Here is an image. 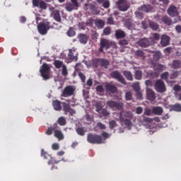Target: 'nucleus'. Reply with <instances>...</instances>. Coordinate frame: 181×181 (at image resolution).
Returning <instances> with one entry per match:
<instances>
[{
    "label": "nucleus",
    "instance_id": "f257e3e1",
    "mask_svg": "<svg viewBox=\"0 0 181 181\" xmlns=\"http://www.w3.org/2000/svg\"><path fill=\"white\" fill-rule=\"evenodd\" d=\"M53 132L54 136L57 138L59 141H63V139H64V134L62 132V130L57 123H54L52 126L47 127L45 134L46 135H52Z\"/></svg>",
    "mask_w": 181,
    "mask_h": 181
},
{
    "label": "nucleus",
    "instance_id": "f03ea898",
    "mask_svg": "<svg viewBox=\"0 0 181 181\" xmlns=\"http://www.w3.org/2000/svg\"><path fill=\"white\" fill-rule=\"evenodd\" d=\"M117 44L115 42L113 41H110L107 39H101L100 42V48H99V52L100 53H104V49L105 50H108L110 47H116Z\"/></svg>",
    "mask_w": 181,
    "mask_h": 181
},
{
    "label": "nucleus",
    "instance_id": "7ed1b4c3",
    "mask_svg": "<svg viewBox=\"0 0 181 181\" xmlns=\"http://www.w3.org/2000/svg\"><path fill=\"white\" fill-rule=\"evenodd\" d=\"M87 141L89 144L100 145L103 144V136L97 134H88Z\"/></svg>",
    "mask_w": 181,
    "mask_h": 181
},
{
    "label": "nucleus",
    "instance_id": "20e7f679",
    "mask_svg": "<svg viewBox=\"0 0 181 181\" xmlns=\"http://www.w3.org/2000/svg\"><path fill=\"white\" fill-rule=\"evenodd\" d=\"M37 30L40 35H45L47 33V31L50 29V22L49 21H42L37 26Z\"/></svg>",
    "mask_w": 181,
    "mask_h": 181
},
{
    "label": "nucleus",
    "instance_id": "39448f33",
    "mask_svg": "<svg viewBox=\"0 0 181 181\" xmlns=\"http://www.w3.org/2000/svg\"><path fill=\"white\" fill-rule=\"evenodd\" d=\"M40 73L44 80H49L50 78V67L49 65L44 63L40 69Z\"/></svg>",
    "mask_w": 181,
    "mask_h": 181
},
{
    "label": "nucleus",
    "instance_id": "423d86ee",
    "mask_svg": "<svg viewBox=\"0 0 181 181\" xmlns=\"http://www.w3.org/2000/svg\"><path fill=\"white\" fill-rule=\"evenodd\" d=\"M154 88L157 93H160V94H163V93H166V85H165V82L162 81V79H158L154 83Z\"/></svg>",
    "mask_w": 181,
    "mask_h": 181
},
{
    "label": "nucleus",
    "instance_id": "0eeeda50",
    "mask_svg": "<svg viewBox=\"0 0 181 181\" xmlns=\"http://www.w3.org/2000/svg\"><path fill=\"white\" fill-rule=\"evenodd\" d=\"M80 7V3L77 0H71L69 3L65 6L66 11L72 12V11L77 10Z\"/></svg>",
    "mask_w": 181,
    "mask_h": 181
},
{
    "label": "nucleus",
    "instance_id": "6e6552de",
    "mask_svg": "<svg viewBox=\"0 0 181 181\" xmlns=\"http://www.w3.org/2000/svg\"><path fill=\"white\" fill-rule=\"evenodd\" d=\"M110 76L112 78H115V80H117L119 83H121V84H124V86H127V81H125V78L124 76L121 75V73H119V71H114L110 74Z\"/></svg>",
    "mask_w": 181,
    "mask_h": 181
},
{
    "label": "nucleus",
    "instance_id": "1a4fd4ad",
    "mask_svg": "<svg viewBox=\"0 0 181 181\" xmlns=\"http://www.w3.org/2000/svg\"><path fill=\"white\" fill-rule=\"evenodd\" d=\"M107 105L108 107L121 110L124 108V103L122 102H116L114 100H109L107 102Z\"/></svg>",
    "mask_w": 181,
    "mask_h": 181
},
{
    "label": "nucleus",
    "instance_id": "9d476101",
    "mask_svg": "<svg viewBox=\"0 0 181 181\" xmlns=\"http://www.w3.org/2000/svg\"><path fill=\"white\" fill-rule=\"evenodd\" d=\"M78 54L76 52V48L73 47L71 49H69L68 53V63H71V62H77L78 57H77Z\"/></svg>",
    "mask_w": 181,
    "mask_h": 181
},
{
    "label": "nucleus",
    "instance_id": "9b49d317",
    "mask_svg": "<svg viewBox=\"0 0 181 181\" xmlns=\"http://www.w3.org/2000/svg\"><path fill=\"white\" fill-rule=\"evenodd\" d=\"M117 5L119 11H121L122 12H127L129 8V4L127 0H118L117 1Z\"/></svg>",
    "mask_w": 181,
    "mask_h": 181
},
{
    "label": "nucleus",
    "instance_id": "f8f14e48",
    "mask_svg": "<svg viewBox=\"0 0 181 181\" xmlns=\"http://www.w3.org/2000/svg\"><path fill=\"white\" fill-rule=\"evenodd\" d=\"M74 91H76L74 86H68L64 88L62 93V97H71V95L74 94Z\"/></svg>",
    "mask_w": 181,
    "mask_h": 181
},
{
    "label": "nucleus",
    "instance_id": "ddd939ff",
    "mask_svg": "<svg viewBox=\"0 0 181 181\" xmlns=\"http://www.w3.org/2000/svg\"><path fill=\"white\" fill-rule=\"evenodd\" d=\"M168 15L171 18H176V16H179V10L176 6L171 4L168 10H167Z\"/></svg>",
    "mask_w": 181,
    "mask_h": 181
},
{
    "label": "nucleus",
    "instance_id": "4468645a",
    "mask_svg": "<svg viewBox=\"0 0 181 181\" xmlns=\"http://www.w3.org/2000/svg\"><path fill=\"white\" fill-rule=\"evenodd\" d=\"M33 5L35 8H40V9H47V4L43 0H33Z\"/></svg>",
    "mask_w": 181,
    "mask_h": 181
},
{
    "label": "nucleus",
    "instance_id": "2eb2a0df",
    "mask_svg": "<svg viewBox=\"0 0 181 181\" xmlns=\"http://www.w3.org/2000/svg\"><path fill=\"white\" fill-rule=\"evenodd\" d=\"M170 43V37L169 35H163L160 37V45L163 47H166L169 46Z\"/></svg>",
    "mask_w": 181,
    "mask_h": 181
},
{
    "label": "nucleus",
    "instance_id": "dca6fc26",
    "mask_svg": "<svg viewBox=\"0 0 181 181\" xmlns=\"http://www.w3.org/2000/svg\"><path fill=\"white\" fill-rule=\"evenodd\" d=\"M77 39L81 45H87L88 42V36L87 34L80 33L78 35Z\"/></svg>",
    "mask_w": 181,
    "mask_h": 181
},
{
    "label": "nucleus",
    "instance_id": "f3484780",
    "mask_svg": "<svg viewBox=\"0 0 181 181\" xmlns=\"http://www.w3.org/2000/svg\"><path fill=\"white\" fill-rule=\"evenodd\" d=\"M107 93H110V94H115L117 93V86L107 83L105 86Z\"/></svg>",
    "mask_w": 181,
    "mask_h": 181
},
{
    "label": "nucleus",
    "instance_id": "a211bd4d",
    "mask_svg": "<svg viewBox=\"0 0 181 181\" xmlns=\"http://www.w3.org/2000/svg\"><path fill=\"white\" fill-rule=\"evenodd\" d=\"M139 9L142 12L149 13L150 12H152L153 7H152V6H151L150 4H143Z\"/></svg>",
    "mask_w": 181,
    "mask_h": 181
},
{
    "label": "nucleus",
    "instance_id": "6ab92c4d",
    "mask_svg": "<svg viewBox=\"0 0 181 181\" xmlns=\"http://www.w3.org/2000/svg\"><path fill=\"white\" fill-rule=\"evenodd\" d=\"M124 118L132 119L134 115L131 112H124L119 113V119H124Z\"/></svg>",
    "mask_w": 181,
    "mask_h": 181
},
{
    "label": "nucleus",
    "instance_id": "aec40b11",
    "mask_svg": "<svg viewBox=\"0 0 181 181\" xmlns=\"http://www.w3.org/2000/svg\"><path fill=\"white\" fill-rule=\"evenodd\" d=\"M138 45L140 47H148L151 43L149 42V40L148 38H143L138 41Z\"/></svg>",
    "mask_w": 181,
    "mask_h": 181
},
{
    "label": "nucleus",
    "instance_id": "412c9836",
    "mask_svg": "<svg viewBox=\"0 0 181 181\" xmlns=\"http://www.w3.org/2000/svg\"><path fill=\"white\" fill-rule=\"evenodd\" d=\"M170 66L172 69H174L175 70H177V69H180V67H181L180 59L173 60V62L170 64Z\"/></svg>",
    "mask_w": 181,
    "mask_h": 181
},
{
    "label": "nucleus",
    "instance_id": "4be33fe9",
    "mask_svg": "<svg viewBox=\"0 0 181 181\" xmlns=\"http://www.w3.org/2000/svg\"><path fill=\"white\" fill-rule=\"evenodd\" d=\"M115 36L116 39H124L127 36L125 32L121 29L115 30Z\"/></svg>",
    "mask_w": 181,
    "mask_h": 181
},
{
    "label": "nucleus",
    "instance_id": "5701e85b",
    "mask_svg": "<svg viewBox=\"0 0 181 181\" xmlns=\"http://www.w3.org/2000/svg\"><path fill=\"white\" fill-rule=\"evenodd\" d=\"M161 21L165 25H167V26H170L171 25H173V21H172V18L168 16H163L161 18Z\"/></svg>",
    "mask_w": 181,
    "mask_h": 181
},
{
    "label": "nucleus",
    "instance_id": "b1692460",
    "mask_svg": "<svg viewBox=\"0 0 181 181\" xmlns=\"http://www.w3.org/2000/svg\"><path fill=\"white\" fill-rule=\"evenodd\" d=\"M52 106L54 110H55V111L62 110V102H60V100H55L52 101Z\"/></svg>",
    "mask_w": 181,
    "mask_h": 181
},
{
    "label": "nucleus",
    "instance_id": "393cba45",
    "mask_svg": "<svg viewBox=\"0 0 181 181\" xmlns=\"http://www.w3.org/2000/svg\"><path fill=\"white\" fill-rule=\"evenodd\" d=\"M98 62L101 67H104V69H108L110 66V61L105 59H99Z\"/></svg>",
    "mask_w": 181,
    "mask_h": 181
},
{
    "label": "nucleus",
    "instance_id": "a878e982",
    "mask_svg": "<svg viewBox=\"0 0 181 181\" xmlns=\"http://www.w3.org/2000/svg\"><path fill=\"white\" fill-rule=\"evenodd\" d=\"M163 113V108L158 106L152 108V114H155V115H162Z\"/></svg>",
    "mask_w": 181,
    "mask_h": 181
},
{
    "label": "nucleus",
    "instance_id": "bb28decb",
    "mask_svg": "<svg viewBox=\"0 0 181 181\" xmlns=\"http://www.w3.org/2000/svg\"><path fill=\"white\" fill-rule=\"evenodd\" d=\"M149 39L151 40V42H153V43H156L159 39H160V35L158 33H153L151 34Z\"/></svg>",
    "mask_w": 181,
    "mask_h": 181
},
{
    "label": "nucleus",
    "instance_id": "cd10ccee",
    "mask_svg": "<svg viewBox=\"0 0 181 181\" xmlns=\"http://www.w3.org/2000/svg\"><path fill=\"white\" fill-rule=\"evenodd\" d=\"M146 95H147V98L148 100H149V101H153V100L156 98V96H155V92L153 90H148L147 91Z\"/></svg>",
    "mask_w": 181,
    "mask_h": 181
},
{
    "label": "nucleus",
    "instance_id": "c85d7f7f",
    "mask_svg": "<svg viewBox=\"0 0 181 181\" xmlns=\"http://www.w3.org/2000/svg\"><path fill=\"white\" fill-rule=\"evenodd\" d=\"M148 25L152 30H158V29H159V24L153 21L150 20L148 21Z\"/></svg>",
    "mask_w": 181,
    "mask_h": 181
},
{
    "label": "nucleus",
    "instance_id": "c756f323",
    "mask_svg": "<svg viewBox=\"0 0 181 181\" xmlns=\"http://www.w3.org/2000/svg\"><path fill=\"white\" fill-rule=\"evenodd\" d=\"M53 18L57 22H62V16H60V12L59 11H54Z\"/></svg>",
    "mask_w": 181,
    "mask_h": 181
},
{
    "label": "nucleus",
    "instance_id": "7c9ffc66",
    "mask_svg": "<svg viewBox=\"0 0 181 181\" xmlns=\"http://www.w3.org/2000/svg\"><path fill=\"white\" fill-rule=\"evenodd\" d=\"M123 75L129 81H132L134 80V77L132 76V74L129 71H124Z\"/></svg>",
    "mask_w": 181,
    "mask_h": 181
},
{
    "label": "nucleus",
    "instance_id": "2f4dec72",
    "mask_svg": "<svg viewBox=\"0 0 181 181\" xmlns=\"http://www.w3.org/2000/svg\"><path fill=\"white\" fill-rule=\"evenodd\" d=\"M66 35L67 36H69V37H73L76 36V30L74 29V28H69V29L66 32Z\"/></svg>",
    "mask_w": 181,
    "mask_h": 181
},
{
    "label": "nucleus",
    "instance_id": "473e14b6",
    "mask_svg": "<svg viewBox=\"0 0 181 181\" xmlns=\"http://www.w3.org/2000/svg\"><path fill=\"white\" fill-rule=\"evenodd\" d=\"M57 122V124H59V125H61V127H64V125L67 124V122L66 121V118H64V117H60L59 118H58Z\"/></svg>",
    "mask_w": 181,
    "mask_h": 181
},
{
    "label": "nucleus",
    "instance_id": "72a5a7b5",
    "mask_svg": "<svg viewBox=\"0 0 181 181\" xmlns=\"http://www.w3.org/2000/svg\"><path fill=\"white\" fill-rule=\"evenodd\" d=\"M95 25L98 26V28H104L105 23L103 20L96 19L95 21Z\"/></svg>",
    "mask_w": 181,
    "mask_h": 181
},
{
    "label": "nucleus",
    "instance_id": "f704fd0d",
    "mask_svg": "<svg viewBox=\"0 0 181 181\" xmlns=\"http://www.w3.org/2000/svg\"><path fill=\"white\" fill-rule=\"evenodd\" d=\"M104 106L101 102H98L95 104L96 112L101 113L102 110L104 109L103 108Z\"/></svg>",
    "mask_w": 181,
    "mask_h": 181
},
{
    "label": "nucleus",
    "instance_id": "c9c22d12",
    "mask_svg": "<svg viewBox=\"0 0 181 181\" xmlns=\"http://www.w3.org/2000/svg\"><path fill=\"white\" fill-rule=\"evenodd\" d=\"M120 122H124V125L127 127H131L132 125V119L124 118V119H119Z\"/></svg>",
    "mask_w": 181,
    "mask_h": 181
},
{
    "label": "nucleus",
    "instance_id": "e433bc0d",
    "mask_svg": "<svg viewBox=\"0 0 181 181\" xmlns=\"http://www.w3.org/2000/svg\"><path fill=\"white\" fill-rule=\"evenodd\" d=\"M76 132L78 135H80L81 136H84L86 135V130L83 127H78L76 129Z\"/></svg>",
    "mask_w": 181,
    "mask_h": 181
},
{
    "label": "nucleus",
    "instance_id": "4c0bfd02",
    "mask_svg": "<svg viewBox=\"0 0 181 181\" xmlns=\"http://www.w3.org/2000/svg\"><path fill=\"white\" fill-rule=\"evenodd\" d=\"M161 57H162V53H160V52L159 51H156L153 55V59L156 62H158V60H159Z\"/></svg>",
    "mask_w": 181,
    "mask_h": 181
},
{
    "label": "nucleus",
    "instance_id": "58836bf2",
    "mask_svg": "<svg viewBox=\"0 0 181 181\" xmlns=\"http://www.w3.org/2000/svg\"><path fill=\"white\" fill-rule=\"evenodd\" d=\"M134 78L136 80H142V71L137 70L135 71Z\"/></svg>",
    "mask_w": 181,
    "mask_h": 181
},
{
    "label": "nucleus",
    "instance_id": "ea45409f",
    "mask_svg": "<svg viewBox=\"0 0 181 181\" xmlns=\"http://www.w3.org/2000/svg\"><path fill=\"white\" fill-rule=\"evenodd\" d=\"M132 87L136 93L138 91H141V87L139 86V82H135L134 83H133Z\"/></svg>",
    "mask_w": 181,
    "mask_h": 181
},
{
    "label": "nucleus",
    "instance_id": "a19ab883",
    "mask_svg": "<svg viewBox=\"0 0 181 181\" xmlns=\"http://www.w3.org/2000/svg\"><path fill=\"white\" fill-rule=\"evenodd\" d=\"M85 25L86 26H89V28H91V26L94 25V19L93 18H89L88 20H86Z\"/></svg>",
    "mask_w": 181,
    "mask_h": 181
},
{
    "label": "nucleus",
    "instance_id": "79ce46f5",
    "mask_svg": "<svg viewBox=\"0 0 181 181\" xmlns=\"http://www.w3.org/2000/svg\"><path fill=\"white\" fill-rule=\"evenodd\" d=\"M173 111H177V112H180L181 111V105L180 104H175L172 106Z\"/></svg>",
    "mask_w": 181,
    "mask_h": 181
},
{
    "label": "nucleus",
    "instance_id": "37998d69",
    "mask_svg": "<svg viewBox=\"0 0 181 181\" xmlns=\"http://www.w3.org/2000/svg\"><path fill=\"white\" fill-rule=\"evenodd\" d=\"M95 90L96 93H98V94H103V93H104V87L103 86V85H99L95 88Z\"/></svg>",
    "mask_w": 181,
    "mask_h": 181
},
{
    "label": "nucleus",
    "instance_id": "c03bdc74",
    "mask_svg": "<svg viewBox=\"0 0 181 181\" xmlns=\"http://www.w3.org/2000/svg\"><path fill=\"white\" fill-rule=\"evenodd\" d=\"M62 74L64 77H67L69 75V71H67V66H66V65L62 66Z\"/></svg>",
    "mask_w": 181,
    "mask_h": 181
},
{
    "label": "nucleus",
    "instance_id": "a18cd8bd",
    "mask_svg": "<svg viewBox=\"0 0 181 181\" xmlns=\"http://www.w3.org/2000/svg\"><path fill=\"white\" fill-rule=\"evenodd\" d=\"M134 54L136 56V57H144L145 56V53L141 49L136 50L134 52Z\"/></svg>",
    "mask_w": 181,
    "mask_h": 181
},
{
    "label": "nucleus",
    "instance_id": "49530a36",
    "mask_svg": "<svg viewBox=\"0 0 181 181\" xmlns=\"http://www.w3.org/2000/svg\"><path fill=\"white\" fill-rule=\"evenodd\" d=\"M54 66L56 67V69H60L63 66V62L59 60H55L54 62Z\"/></svg>",
    "mask_w": 181,
    "mask_h": 181
},
{
    "label": "nucleus",
    "instance_id": "de8ad7c7",
    "mask_svg": "<svg viewBox=\"0 0 181 181\" xmlns=\"http://www.w3.org/2000/svg\"><path fill=\"white\" fill-rule=\"evenodd\" d=\"M154 68L156 69V70H157L158 71H162V70L165 69V66L162 65L160 64H156V65H154Z\"/></svg>",
    "mask_w": 181,
    "mask_h": 181
},
{
    "label": "nucleus",
    "instance_id": "09e8293b",
    "mask_svg": "<svg viewBox=\"0 0 181 181\" xmlns=\"http://www.w3.org/2000/svg\"><path fill=\"white\" fill-rule=\"evenodd\" d=\"M179 74H180V71H174L170 75V79L173 80V78H177V77H179Z\"/></svg>",
    "mask_w": 181,
    "mask_h": 181
},
{
    "label": "nucleus",
    "instance_id": "8fccbe9b",
    "mask_svg": "<svg viewBox=\"0 0 181 181\" xmlns=\"http://www.w3.org/2000/svg\"><path fill=\"white\" fill-rule=\"evenodd\" d=\"M62 105H63V110H64V112H65L66 114H67V113H68V111L71 108V107H70V105H69V104H67V103H64L62 104Z\"/></svg>",
    "mask_w": 181,
    "mask_h": 181
},
{
    "label": "nucleus",
    "instance_id": "3c124183",
    "mask_svg": "<svg viewBox=\"0 0 181 181\" xmlns=\"http://www.w3.org/2000/svg\"><path fill=\"white\" fill-rule=\"evenodd\" d=\"M125 100L126 101H131V100H132V93L131 91H128L125 93Z\"/></svg>",
    "mask_w": 181,
    "mask_h": 181
},
{
    "label": "nucleus",
    "instance_id": "603ef678",
    "mask_svg": "<svg viewBox=\"0 0 181 181\" xmlns=\"http://www.w3.org/2000/svg\"><path fill=\"white\" fill-rule=\"evenodd\" d=\"M95 128H99V129H105L107 127H105V124L101 123L100 122H98L96 124Z\"/></svg>",
    "mask_w": 181,
    "mask_h": 181
},
{
    "label": "nucleus",
    "instance_id": "864d4df0",
    "mask_svg": "<svg viewBox=\"0 0 181 181\" xmlns=\"http://www.w3.org/2000/svg\"><path fill=\"white\" fill-rule=\"evenodd\" d=\"M136 18L137 19H143L144 18V13H141V11H135L134 13Z\"/></svg>",
    "mask_w": 181,
    "mask_h": 181
},
{
    "label": "nucleus",
    "instance_id": "5fc2aeb1",
    "mask_svg": "<svg viewBox=\"0 0 181 181\" xmlns=\"http://www.w3.org/2000/svg\"><path fill=\"white\" fill-rule=\"evenodd\" d=\"M103 35L105 36H108V35H111V28L110 27H107L103 30Z\"/></svg>",
    "mask_w": 181,
    "mask_h": 181
},
{
    "label": "nucleus",
    "instance_id": "6e6d98bb",
    "mask_svg": "<svg viewBox=\"0 0 181 181\" xmlns=\"http://www.w3.org/2000/svg\"><path fill=\"white\" fill-rule=\"evenodd\" d=\"M168 77H169V72L166 71L161 74L160 78L165 81H168Z\"/></svg>",
    "mask_w": 181,
    "mask_h": 181
},
{
    "label": "nucleus",
    "instance_id": "4d7b16f0",
    "mask_svg": "<svg viewBox=\"0 0 181 181\" xmlns=\"http://www.w3.org/2000/svg\"><path fill=\"white\" fill-rule=\"evenodd\" d=\"M78 76L81 78L82 83H86V75H84V74L78 72Z\"/></svg>",
    "mask_w": 181,
    "mask_h": 181
},
{
    "label": "nucleus",
    "instance_id": "13d9d810",
    "mask_svg": "<svg viewBox=\"0 0 181 181\" xmlns=\"http://www.w3.org/2000/svg\"><path fill=\"white\" fill-rule=\"evenodd\" d=\"M109 127L110 128V129H114V128H115V127H117V122H115V120H112L109 122Z\"/></svg>",
    "mask_w": 181,
    "mask_h": 181
},
{
    "label": "nucleus",
    "instance_id": "bf43d9fd",
    "mask_svg": "<svg viewBox=\"0 0 181 181\" xmlns=\"http://www.w3.org/2000/svg\"><path fill=\"white\" fill-rule=\"evenodd\" d=\"M41 156L42 158H44V159H47V158H49V156H50L47 152L45 151V150L42 149L41 150Z\"/></svg>",
    "mask_w": 181,
    "mask_h": 181
},
{
    "label": "nucleus",
    "instance_id": "052dcab7",
    "mask_svg": "<svg viewBox=\"0 0 181 181\" xmlns=\"http://www.w3.org/2000/svg\"><path fill=\"white\" fill-rule=\"evenodd\" d=\"M102 115H103V117H108V115H110V112H108V110H107V109H102L100 113Z\"/></svg>",
    "mask_w": 181,
    "mask_h": 181
},
{
    "label": "nucleus",
    "instance_id": "680f3d73",
    "mask_svg": "<svg viewBox=\"0 0 181 181\" xmlns=\"http://www.w3.org/2000/svg\"><path fill=\"white\" fill-rule=\"evenodd\" d=\"M102 4H103V8H105V9H108V8H110V3L108 0H105Z\"/></svg>",
    "mask_w": 181,
    "mask_h": 181
},
{
    "label": "nucleus",
    "instance_id": "e2e57ef3",
    "mask_svg": "<svg viewBox=\"0 0 181 181\" xmlns=\"http://www.w3.org/2000/svg\"><path fill=\"white\" fill-rule=\"evenodd\" d=\"M100 59H95L93 62V66L95 67V69H98V66H100V62H98Z\"/></svg>",
    "mask_w": 181,
    "mask_h": 181
},
{
    "label": "nucleus",
    "instance_id": "0e129e2a",
    "mask_svg": "<svg viewBox=\"0 0 181 181\" xmlns=\"http://www.w3.org/2000/svg\"><path fill=\"white\" fill-rule=\"evenodd\" d=\"M86 23L84 22H81L78 23V26L79 29H81L82 30H86Z\"/></svg>",
    "mask_w": 181,
    "mask_h": 181
},
{
    "label": "nucleus",
    "instance_id": "69168bd1",
    "mask_svg": "<svg viewBox=\"0 0 181 181\" xmlns=\"http://www.w3.org/2000/svg\"><path fill=\"white\" fill-rule=\"evenodd\" d=\"M126 28L130 30H132V29H134V24L131 22H127L126 23Z\"/></svg>",
    "mask_w": 181,
    "mask_h": 181
},
{
    "label": "nucleus",
    "instance_id": "338daca9",
    "mask_svg": "<svg viewBox=\"0 0 181 181\" xmlns=\"http://www.w3.org/2000/svg\"><path fill=\"white\" fill-rule=\"evenodd\" d=\"M141 28L144 29V30H146V29L149 28V25L147 24L146 21H142Z\"/></svg>",
    "mask_w": 181,
    "mask_h": 181
},
{
    "label": "nucleus",
    "instance_id": "774afa93",
    "mask_svg": "<svg viewBox=\"0 0 181 181\" xmlns=\"http://www.w3.org/2000/svg\"><path fill=\"white\" fill-rule=\"evenodd\" d=\"M119 45H120V46H127V45H128V40H122L119 42Z\"/></svg>",
    "mask_w": 181,
    "mask_h": 181
}]
</instances>
